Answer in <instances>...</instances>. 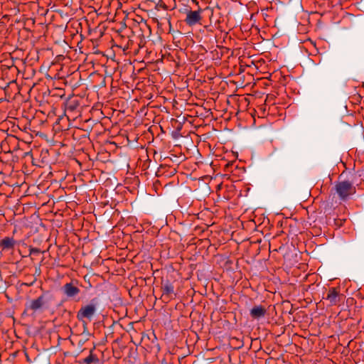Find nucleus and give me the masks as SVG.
<instances>
[{
  "mask_svg": "<svg viewBox=\"0 0 364 364\" xmlns=\"http://www.w3.org/2000/svg\"><path fill=\"white\" fill-rule=\"evenodd\" d=\"M335 190L342 200H346L350 196L355 193L356 189L352 181H339L335 184Z\"/></svg>",
  "mask_w": 364,
  "mask_h": 364,
  "instance_id": "obj_1",
  "label": "nucleus"
},
{
  "mask_svg": "<svg viewBox=\"0 0 364 364\" xmlns=\"http://www.w3.org/2000/svg\"><path fill=\"white\" fill-rule=\"evenodd\" d=\"M97 311V300L93 299L90 303L82 306L80 310L77 312V318L83 321L84 319H87L89 321L92 320Z\"/></svg>",
  "mask_w": 364,
  "mask_h": 364,
  "instance_id": "obj_2",
  "label": "nucleus"
},
{
  "mask_svg": "<svg viewBox=\"0 0 364 364\" xmlns=\"http://www.w3.org/2000/svg\"><path fill=\"white\" fill-rule=\"evenodd\" d=\"M201 9H198V11H192L189 9H186V17L185 19V22L189 26H193L198 23L202 19L201 16Z\"/></svg>",
  "mask_w": 364,
  "mask_h": 364,
  "instance_id": "obj_3",
  "label": "nucleus"
},
{
  "mask_svg": "<svg viewBox=\"0 0 364 364\" xmlns=\"http://www.w3.org/2000/svg\"><path fill=\"white\" fill-rule=\"evenodd\" d=\"M45 303V298L43 295L38 296L36 299L31 300L26 304V309L28 311H32L36 313L42 309Z\"/></svg>",
  "mask_w": 364,
  "mask_h": 364,
  "instance_id": "obj_4",
  "label": "nucleus"
},
{
  "mask_svg": "<svg viewBox=\"0 0 364 364\" xmlns=\"http://www.w3.org/2000/svg\"><path fill=\"white\" fill-rule=\"evenodd\" d=\"M325 299L329 301L331 306L336 305L340 301L339 291L336 288L329 289Z\"/></svg>",
  "mask_w": 364,
  "mask_h": 364,
  "instance_id": "obj_5",
  "label": "nucleus"
},
{
  "mask_svg": "<svg viewBox=\"0 0 364 364\" xmlns=\"http://www.w3.org/2000/svg\"><path fill=\"white\" fill-rule=\"evenodd\" d=\"M63 293L70 298L76 296L80 291L77 287L74 286L72 283H67L63 287Z\"/></svg>",
  "mask_w": 364,
  "mask_h": 364,
  "instance_id": "obj_6",
  "label": "nucleus"
},
{
  "mask_svg": "<svg viewBox=\"0 0 364 364\" xmlns=\"http://www.w3.org/2000/svg\"><path fill=\"white\" fill-rule=\"evenodd\" d=\"M16 244V241L10 237H5L0 241V248L1 250H9L14 249Z\"/></svg>",
  "mask_w": 364,
  "mask_h": 364,
  "instance_id": "obj_7",
  "label": "nucleus"
},
{
  "mask_svg": "<svg viewBox=\"0 0 364 364\" xmlns=\"http://www.w3.org/2000/svg\"><path fill=\"white\" fill-rule=\"evenodd\" d=\"M267 313V311L264 306L262 305H258L254 306L250 312V314L252 318L255 319H259L262 317H264Z\"/></svg>",
  "mask_w": 364,
  "mask_h": 364,
  "instance_id": "obj_8",
  "label": "nucleus"
},
{
  "mask_svg": "<svg viewBox=\"0 0 364 364\" xmlns=\"http://www.w3.org/2000/svg\"><path fill=\"white\" fill-rule=\"evenodd\" d=\"M163 296H167L168 298H173L176 296L174 294V287L171 283L166 282L163 284L162 287Z\"/></svg>",
  "mask_w": 364,
  "mask_h": 364,
  "instance_id": "obj_9",
  "label": "nucleus"
},
{
  "mask_svg": "<svg viewBox=\"0 0 364 364\" xmlns=\"http://www.w3.org/2000/svg\"><path fill=\"white\" fill-rule=\"evenodd\" d=\"M95 361H97V358L95 355H94L92 353V350L90 351V354L89 356H87L84 362L87 364H90L92 363H94Z\"/></svg>",
  "mask_w": 364,
  "mask_h": 364,
  "instance_id": "obj_10",
  "label": "nucleus"
},
{
  "mask_svg": "<svg viewBox=\"0 0 364 364\" xmlns=\"http://www.w3.org/2000/svg\"><path fill=\"white\" fill-rule=\"evenodd\" d=\"M41 252V250L37 247H30L29 248V254L30 255H38Z\"/></svg>",
  "mask_w": 364,
  "mask_h": 364,
  "instance_id": "obj_11",
  "label": "nucleus"
},
{
  "mask_svg": "<svg viewBox=\"0 0 364 364\" xmlns=\"http://www.w3.org/2000/svg\"><path fill=\"white\" fill-rule=\"evenodd\" d=\"M36 278L34 277V279L32 281L29 282V283H23V284L27 287H31L36 282Z\"/></svg>",
  "mask_w": 364,
  "mask_h": 364,
  "instance_id": "obj_12",
  "label": "nucleus"
},
{
  "mask_svg": "<svg viewBox=\"0 0 364 364\" xmlns=\"http://www.w3.org/2000/svg\"><path fill=\"white\" fill-rule=\"evenodd\" d=\"M159 6L161 7L164 10H167V6L164 3L158 4Z\"/></svg>",
  "mask_w": 364,
  "mask_h": 364,
  "instance_id": "obj_13",
  "label": "nucleus"
},
{
  "mask_svg": "<svg viewBox=\"0 0 364 364\" xmlns=\"http://www.w3.org/2000/svg\"><path fill=\"white\" fill-rule=\"evenodd\" d=\"M35 274H37L38 276L40 275V274H41V269H40V267L36 269Z\"/></svg>",
  "mask_w": 364,
  "mask_h": 364,
  "instance_id": "obj_14",
  "label": "nucleus"
},
{
  "mask_svg": "<svg viewBox=\"0 0 364 364\" xmlns=\"http://www.w3.org/2000/svg\"><path fill=\"white\" fill-rule=\"evenodd\" d=\"M79 343H80V344H81V345H82V344L84 343V341H80Z\"/></svg>",
  "mask_w": 364,
  "mask_h": 364,
  "instance_id": "obj_15",
  "label": "nucleus"
}]
</instances>
